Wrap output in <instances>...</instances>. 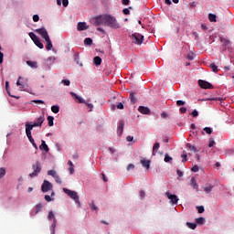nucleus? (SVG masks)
<instances>
[{"label": "nucleus", "instance_id": "obj_30", "mask_svg": "<svg viewBox=\"0 0 234 234\" xmlns=\"http://www.w3.org/2000/svg\"><path fill=\"white\" fill-rule=\"evenodd\" d=\"M51 111H52V112H54V114H58V112H59V106H58V105H53V106L51 107Z\"/></svg>", "mask_w": 234, "mask_h": 234}, {"label": "nucleus", "instance_id": "obj_36", "mask_svg": "<svg viewBox=\"0 0 234 234\" xmlns=\"http://www.w3.org/2000/svg\"><path fill=\"white\" fill-rule=\"evenodd\" d=\"M6 175V169L5 167L0 168V179L3 178Z\"/></svg>", "mask_w": 234, "mask_h": 234}, {"label": "nucleus", "instance_id": "obj_10", "mask_svg": "<svg viewBox=\"0 0 234 234\" xmlns=\"http://www.w3.org/2000/svg\"><path fill=\"white\" fill-rule=\"evenodd\" d=\"M52 189V183L47 181V180H44L42 186H41V191L43 193H48V191H51Z\"/></svg>", "mask_w": 234, "mask_h": 234}, {"label": "nucleus", "instance_id": "obj_5", "mask_svg": "<svg viewBox=\"0 0 234 234\" xmlns=\"http://www.w3.org/2000/svg\"><path fill=\"white\" fill-rule=\"evenodd\" d=\"M69 94L72 96L73 100H78L80 103L87 104L88 109H90V112H92V109H94V105H92V103H87L85 100H83L81 97H80L78 94H76L73 91H71Z\"/></svg>", "mask_w": 234, "mask_h": 234}, {"label": "nucleus", "instance_id": "obj_39", "mask_svg": "<svg viewBox=\"0 0 234 234\" xmlns=\"http://www.w3.org/2000/svg\"><path fill=\"white\" fill-rule=\"evenodd\" d=\"M203 131L207 133V134H211L213 133V130L209 127H205L203 129Z\"/></svg>", "mask_w": 234, "mask_h": 234}, {"label": "nucleus", "instance_id": "obj_42", "mask_svg": "<svg viewBox=\"0 0 234 234\" xmlns=\"http://www.w3.org/2000/svg\"><path fill=\"white\" fill-rule=\"evenodd\" d=\"M197 224H203L204 222H206V219L204 218H197L196 219Z\"/></svg>", "mask_w": 234, "mask_h": 234}, {"label": "nucleus", "instance_id": "obj_61", "mask_svg": "<svg viewBox=\"0 0 234 234\" xmlns=\"http://www.w3.org/2000/svg\"><path fill=\"white\" fill-rule=\"evenodd\" d=\"M117 109H120V110L123 109V103L119 102V103L117 104Z\"/></svg>", "mask_w": 234, "mask_h": 234}, {"label": "nucleus", "instance_id": "obj_32", "mask_svg": "<svg viewBox=\"0 0 234 234\" xmlns=\"http://www.w3.org/2000/svg\"><path fill=\"white\" fill-rule=\"evenodd\" d=\"M56 220V216L54 215V212L53 211H49L48 212V220Z\"/></svg>", "mask_w": 234, "mask_h": 234}, {"label": "nucleus", "instance_id": "obj_18", "mask_svg": "<svg viewBox=\"0 0 234 234\" xmlns=\"http://www.w3.org/2000/svg\"><path fill=\"white\" fill-rule=\"evenodd\" d=\"M39 149H40V151H46V153H48V151H49L48 145H47V143L45 142V140L41 141V144L39 145Z\"/></svg>", "mask_w": 234, "mask_h": 234}, {"label": "nucleus", "instance_id": "obj_46", "mask_svg": "<svg viewBox=\"0 0 234 234\" xmlns=\"http://www.w3.org/2000/svg\"><path fill=\"white\" fill-rule=\"evenodd\" d=\"M176 105L178 107H182L183 105H186V101H176Z\"/></svg>", "mask_w": 234, "mask_h": 234}, {"label": "nucleus", "instance_id": "obj_52", "mask_svg": "<svg viewBox=\"0 0 234 234\" xmlns=\"http://www.w3.org/2000/svg\"><path fill=\"white\" fill-rule=\"evenodd\" d=\"M213 145H215V140H213L212 138H210V139H209L208 147H213Z\"/></svg>", "mask_w": 234, "mask_h": 234}, {"label": "nucleus", "instance_id": "obj_35", "mask_svg": "<svg viewBox=\"0 0 234 234\" xmlns=\"http://www.w3.org/2000/svg\"><path fill=\"white\" fill-rule=\"evenodd\" d=\"M84 45H88V46L92 45V38H90V37H86V38L84 39Z\"/></svg>", "mask_w": 234, "mask_h": 234}, {"label": "nucleus", "instance_id": "obj_20", "mask_svg": "<svg viewBox=\"0 0 234 234\" xmlns=\"http://www.w3.org/2000/svg\"><path fill=\"white\" fill-rule=\"evenodd\" d=\"M158 149H160V143H155L153 146V156H156V153H158Z\"/></svg>", "mask_w": 234, "mask_h": 234}, {"label": "nucleus", "instance_id": "obj_31", "mask_svg": "<svg viewBox=\"0 0 234 234\" xmlns=\"http://www.w3.org/2000/svg\"><path fill=\"white\" fill-rule=\"evenodd\" d=\"M210 69L212 72H218V67L215 63L210 64Z\"/></svg>", "mask_w": 234, "mask_h": 234}, {"label": "nucleus", "instance_id": "obj_45", "mask_svg": "<svg viewBox=\"0 0 234 234\" xmlns=\"http://www.w3.org/2000/svg\"><path fill=\"white\" fill-rule=\"evenodd\" d=\"M61 83H64V85H66V87H69L70 85V80H62Z\"/></svg>", "mask_w": 234, "mask_h": 234}, {"label": "nucleus", "instance_id": "obj_13", "mask_svg": "<svg viewBox=\"0 0 234 234\" xmlns=\"http://www.w3.org/2000/svg\"><path fill=\"white\" fill-rule=\"evenodd\" d=\"M89 29V26H87V23L85 22H79L77 25V30H79V32H81L83 30H88Z\"/></svg>", "mask_w": 234, "mask_h": 234}, {"label": "nucleus", "instance_id": "obj_59", "mask_svg": "<svg viewBox=\"0 0 234 234\" xmlns=\"http://www.w3.org/2000/svg\"><path fill=\"white\" fill-rule=\"evenodd\" d=\"M177 176L181 178V176H184V173L180 170H176Z\"/></svg>", "mask_w": 234, "mask_h": 234}, {"label": "nucleus", "instance_id": "obj_41", "mask_svg": "<svg viewBox=\"0 0 234 234\" xmlns=\"http://www.w3.org/2000/svg\"><path fill=\"white\" fill-rule=\"evenodd\" d=\"M5 90L7 94H9V96H12V94H10V83L8 81L5 82Z\"/></svg>", "mask_w": 234, "mask_h": 234}, {"label": "nucleus", "instance_id": "obj_58", "mask_svg": "<svg viewBox=\"0 0 234 234\" xmlns=\"http://www.w3.org/2000/svg\"><path fill=\"white\" fill-rule=\"evenodd\" d=\"M126 140H127V142H133V140H134V137H133V136H131V135H128V136L126 137Z\"/></svg>", "mask_w": 234, "mask_h": 234}, {"label": "nucleus", "instance_id": "obj_38", "mask_svg": "<svg viewBox=\"0 0 234 234\" xmlns=\"http://www.w3.org/2000/svg\"><path fill=\"white\" fill-rule=\"evenodd\" d=\"M130 10H133V7H129V8H124L122 10V13L124 14V16H129V14H131V11Z\"/></svg>", "mask_w": 234, "mask_h": 234}, {"label": "nucleus", "instance_id": "obj_56", "mask_svg": "<svg viewBox=\"0 0 234 234\" xmlns=\"http://www.w3.org/2000/svg\"><path fill=\"white\" fill-rule=\"evenodd\" d=\"M192 116H193L194 118H197V116H198V111L194 110V111L192 112Z\"/></svg>", "mask_w": 234, "mask_h": 234}, {"label": "nucleus", "instance_id": "obj_2", "mask_svg": "<svg viewBox=\"0 0 234 234\" xmlns=\"http://www.w3.org/2000/svg\"><path fill=\"white\" fill-rule=\"evenodd\" d=\"M43 122H45V115H40L33 124L26 123V129L32 131L34 127H42Z\"/></svg>", "mask_w": 234, "mask_h": 234}, {"label": "nucleus", "instance_id": "obj_28", "mask_svg": "<svg viewBox=\"0 0 234 234\" xmlns=\"http://www.w3.org/2000/svg\"><path fill=\"white\" fill-rule=\"evenodd\" d=\"M134 94H136V92L134 91L130 92V100L133 104L136 103V97H134Z\"/></svg>", "mask_w": 234, "mask_h": 234}, {"label": "nucleus", "instance_id": "obj_53", "mask_svg": "<svg viewBox=\"0 0 234 234\" xmlns=\"http://www.w3.org/2000/svg\"><path fill=\"white\" fill-rule=\"evenodd\" d=\"M193 173H198V165H194L191 169Z\"/></svg>", "mask_w": 234, "mask_h": 234}, {"label": "nucleus", "instance_id": "obj_12", "mask_svg": "<svg viewBox=\"0 0 234 234\" xmlns=\"http://www.w3.org/2000/svg\"><path fill=\"white\" fill-rule=\"evenodd\" d=\"M165 196L169 200H171L172 204H178V197L176 195L166 192Z\"/></svg>", "mask_w": 234, "mask_h": 234}, {"label": "nucleus", "instance_id": "obj_34", "mask_svg": "<svg viewBox=\"0 0 234 234\" xmlns=\"http://www.w3.org/2000/svg\"><path fill=\"white\" fill-rule=\"evenodd\" d=\"M48 122L49 127H53L54 126V117L48 116Z\"/></svg>", "mask_w": 234, "mask_h": 234}, {"label": "nucleus", "instance_id": "obj_19", "mask_svg": "<svg viewBox=\"0 0 234 234\" xmlns=\"http://www.w3.org/2000/svg\"><path fill=\"white\" fill-rule=\"evenodd\" d=\"M213 187H215V186L209 184V183H207L205 185V187H203L205 193H210L211 191H213Z\"/></svg>", "mask_w": 234, "mask_h": 234}, {"label": "nucleus", "instance_id": "obj_4", "mask_svg": "<svg viewBox=\"0 0 234 234\" xmlns=\"http://www.w3.org/2000/svg\"><path fill=\"white\" fill-rule=\"evenodd\" d=\"M33 173L29 174L30 178H36L37 175L41 173V163L37 161L34 165H32Z\"/></svg>", "mask_w": 234, "mask_h": 234}, {"label": "nucleus", "instance_id": "obj_60", "mask_svg": "<svg viewBox=\"0 0 234 234\" xmlns=\"http://www.w3.org/2000/svg\"><path fill=\"white\" fill-rule=\"evenodd\" d=\"M181 156L183 157V162H187V154H183Z\"/></svg>", "mask_w": 234, "mask_h": 234}, {"label": "nucleus", "instance_id": "obj_26", "mask_svg": "<svg viewBox=\"0 0 234 234\" xmlns=\"http://www.w3.org/2000/svg\"><path fill=\"white\" fill-rule=\"evenodd\" d=\"M22 80H23V78L18 77V80L16 81V85H17V87H20V90H23V89H25V84L21 83Z\"/></svg>", "mask_w": 234, "mask_h": 234}, {"label": "nucleus", "instance_id": "obj_54", "mask_svg": "<svg viewBox=\"0 0 234 234\" xmlns=\"http://www.w3.org/2000/svg\"><path fill=\"white\" fill-rule=\"evenodd\" d=\"M62 5L65 8H67V6H69V0H62Z\"/></svg>", "mask_w": 234, "mask_h": 234}, {"label": "nucleus", "instance_id": "obj_29", "mask_svg": "<svg viewBox=\"0 0 234 234\" xmlns=\"http://www.w3.org/2000/svg\"><path fill=\"white\" fill-rule=\"evenodd\" d=\"M43 209V204L39 203L36 206V212L35 215H37L39 213V211H41Z\"/></svg>", "mask_w": 234, "mask_h": 234}, {"label": "nucleus", "instance_id": "obj_51", "mask_svg": "<svg viewBox=\"0 0 234 234\" xmlns=\"http://www.w3.org/2000/svg\"><path fill=\"white\" fill-rule=\"evenodd\" d=\"M33 21H34L35 23H37V21H39V16H38V15H34V16H33Z\"/></svg>", "mask_w": 234, "mask_h": 234}, {"label": "nucleus", "instance_id": "obj_55", "mask_svg": "<svg viewBox=\"0 0 234 234\" xmlns=\"http://www.w3.org/2000/svg\"><path fill=\"white\" fill-rule=\"evenodd\" d=\"M45 200H46L47 202H52V197H50V196H48V195H46V196H45Z\"/></svg>", "mask_w": 234, "mask_h": 234}, {"label": "nucleus", "instance_id": "obj_23", "mask_svg": "<svg viewBox=\"0 0 234 234\" xmlns=\"http://www.w3.org/2000/svg\"><path fill=\"white\" fill-rule=\"evenodd\" d=\"M93 63L96 67H99V65H101V57H95L93 58Z\"/></svg>", "mask_w": 234, "mask_h": 234}, {"label": "nucleus", "instance_id": "obj_25", "mask_svg": "<svg viewBox=\"0 0 234 234\" xmlns=\"http://www.w3.org/2000/svg\"><path fill=\"white\" fill-rule=\"evenodd\" d=\"M27 65H28V67H31L32 69H37V62L27 60Z\"/></svg>", "mask_w": 234, "mask_h": 234}, {"label": "nucleus", "instance_id": "obj_15", "mask_svg": "<svg viewBox=\"0 0 234 234\" xmlns=\"http://www.w3.org/2000/svg\"><path fill=\"white\" fill-rule=\"evenodd\" d=\"M138 111H139V112H141V114H150L151 113V110L148 107H144V106H139Z\"/></svg>", "mask_w": 234, "mask_h": 234}, {"label": "nucleus", "instance_id": "obj_57", "mask_svg": "<svg viewBox=\"0 0 234 234\" xmlns=\"http://www.w3.org/2000/svg\"><path fill=\"white\" fill-rule=\"evenodd\" d=\"M133 168H134V165L130 164V165H128V166H127V171H131V169H133Z\"/></svg>", "mask_w": 234, "mask_h": 234}, {"label": "nucleus", "instance_id": "obj_64", "mask_svg": "<svg viewBox=\"0 0 234 234\" xmlns=\"http://www.w3.org/2000/svg\"><path fill=\"white\" fill-rule=\"evenodd\" d=\"M140 197L141 198H144L145 197V192L144 190L140 191Z\"/></svg>", "mask_w": 234, "mask_h": 234}, {"label": "nucleus", "instance_id": "obj_17", "mask_svg": "<svg viewBox=\"0 0 234 234\" xmlns=\"http://www.w3.org/2000/svg\"><path fill=\"white\" fill-rule=\"evenodd\" d=\"M190 186L193 189H195L197 192H198V184L197 183V179H195V177L191 178Z\"/></svg>", "mask_w": 234, "mask_h": 234}, {"label": "nucleus", "instance_id": "obj_7", "mask_svg": "<svg viewBox=\"0 0 234 234\" xmlns=\"http://www.w3.org/2000/svg\"><path fill=\"white\" fill-rule=\"evenodd\" d=\"M132 41L135 45H142V43H144V35L140 33H133L132 35Z\"/></svg>", "mask_w": 234, "mask_h": 234}, {"label": "nucleus", "instance_id": "obj_49", "mask_svg": "<svg viewBox=\"0 0 234 234\" xmlns=\"http://www.w3.org/2000/svg\"><path fill=\"white\" fill-rule=\"evenodd\" d=\"M198 213H204L205 209L203 206L197 207Z\"/></svg>", "mask_w": 234, "mask_h": 234}, {"label": "nucleus", "instance_id": "obj_6", "mask_svg": "<svg viewBox=\"0 0 234 234\" xmlns=\"http://www.w3.org/2000/svg\"><path fill=\"white\" fill-rule=\"evenodd\" d=\"M28 36L32 39L33 43H35V45L38 47V48H41V49L45 48L43 42L39 40V37H37V36L34 34V32H30Z\"/></svg>", "mask_w": 234, "mask_h": 234}, {"label": "nucleus", "instance_id": "obj_50", "mask_svg": "<svg viewBox=\"0 0 234 234\" xmlns=\"http://www.w3.org/2000/svg\"><path fill=\"white\" fill-rule=\"evenodd\" d=\"M54 178H55L57 184H61L62 183L61 182V177H59V176L57 175V176H55Z\"/></svg>", "mask_w": 234, "mask_h": 234}, {"label": "nucleus", "instance_id": "obj_1", "mask_svg": "<svg viewBox=\"0 0 234 234\" xmlns=\"http://www.w3.org/2000/svg\"><path fill=\"white\" fill-rule=\"evenodd\" d=\"M92 23L95 27H100V25H103L104 27H110L114 30L120 28V23L116 20L115 16L111 15H100L93 18Z\"/></svg>", "mask_w": 234, "mask_h": 234}, {"label": "nucleus", "instance_id": "obj_44", "mask_svg": "<svg viewBox=\"0 0 234 234\" xmlns=\"http://www.w3.org/2000/svg\"><path fill=\"white\" fill-rule=\"evenodd\" d=\"M171 160H173V157L169 156V154H166L165 155V162L168 163V162H171Z\"/></svg>", "mask_w": 234, "mask_h": 234}, {"label": "nucleus", "instance_id": "obj_47", "mask_svg": "<svg viewBox=\"0 0 234 234\" xmlns=\"http://www.w3.org/2000/svg\"><path fill=\"white\" fill-rule=\"evenodd\" d=\"M33 103H40L42 105H45V101H41V100H35V101H32Z\"/></svg>", "mask_w": 234, "mask_h": 234}, {"label": "nucleus", "instance_id": "obj_40", "mask_svg": "<svg viewBox=\"0 0 234 234\" xmlns=\"http://www.w3.org/2000/svg\"><path fill=\"white\" fill-rule=\"evenodd\" d=\"M56 223H57V220L56 219H54L53 220V223H52V225H51V229H52V234H55L56 233Z\"/></svg>", "mask_w": 234, "mask_h": 234}, {"label": "nucleus", "instance_id": "obj_21", "mask_svg": "<svg viewBox=\"0 0 234 234\" xmlns=\"http://www.w3.org/2000/svg\"><path fill=\"white\" fill-rule=\"evenodd\" d=\"M45 41H46V48L48 50H52V48L54 47L52 45V40H50V38H47Z\"/></svg>", "mask_w": 234, "mask_h": 234}, {"label": "nucleus", "instance_id": "obj_37", "mask_svg": "<svg viewBox=\"0 0 234 234\" xmlns=\"http://www.w3.org/2000/svg\"><path fill=\"white\" fill-rule=\"evenodd\" d=\"M187 227L190 229H197V223H189L187 222Z\"/></svg>", "mask_w": 234, "mask_h": 234}, {"label": "nucleus", "instance_id": "obj_8", "mask_svg": "<svg viewBox=\"0 0 234 234\" xmlns=\"http://www.w3.org/2000/svg\"><path fill=\"white\" fill-rule=\"evenodd\" d=\"M35 32L39 34V36H41V37H43L45 40L50 38V36H48V31H47L45 27L35 29Z\"/></svg>", "mask_w": 234, "mask_h": 234}, {"label": "nucleus", "instance_id": "obj_16", "mask_svg": "<svg viewBox=\"0 0 234 234\" xmlns=\"http://www.w3.org/2000/svg\"><path fill=\"white\" fill-rule=\"evenodd\" d=\"M141 165L145 169H149L151 167V160L141 159Z\"/></svg>", "mask_w": 234, "mask_h": 234}, {"label": "nucleus", "instance_id": "obj_27", "mask_svg": "<svg viewBox=\"0 0 234 234\" xmlns=\"http://www.w3.org/2000/svg\"><path fill=\"white\" fill-rule=\"evenodd\" d=\"M186 147H188L189 151L192 153H198V150L197 149V146L191 145L189 144H186Z\"/></svg>", "mask_w": 234, "mask_h": 234}, {"label": "nucleus", "instance_id": "obj_62", "mask_svg": "<svg viewBox=\"0 0 234 234\" xmlns=\"http://www.w3.org/2000/svg\"><path fill=\"white\" fill-rule=\"evenodd\" d=\"M122 5H129V3H131V0H122Z\"/></svg>", "mask_w": 234, "mask_h": 234}, {"label": "nucleus", "instance_id": "obj_43", "mask_svg": "<svg viewBox=\"0 0 234 234\" xmlns=\"http://www.w3.org/2000/svg\"><path fill=\"white\" fill-rule=\"evenodd\" d=\"M90 209L92 211H98V207H96V204H94V201H92L90 204Z\"/></svg>", "mask_w": 234, "mask_h": 234}, {"label": "nucleus", "instance_id": "obj_9", "mask_svg": "<svg viewBox=\"0 0 234 234\" xmlns=\"http://www.w3.org/2000/svg\"><path fill=\"white\" fill-rule=\"evenodd\" d=\"M26 134L30 142L32 144L33 147L37 150V144H36V141H34V138L32 137V130L30 128H26Z\"/></svg>", "mask_w": 234, "mask_h": 234}, {"label": "nucleus", "instance_id": "obj_3", "mask_svg": "<svg viewBox=\"0 0 234 234\" xmlns=\"http://www.w3.org/2000/svg\"><path fill=\"white\" fill-rule=\"evenodd\" d=\"M64 193L69 197V198H72L76 202V204H80V197L78 196V192L68 189V188H63Z\"/></svg>", "mask_w": 234, "mask_h": 234}, {"label": "nucleus", "instance_id": "obj_63", "mask_svg": "<svg viewBox=\"0 0 234 234\" xmlns=\"http://www.w3.org/2000/svg\"><path fill=\"white\" fill-rule=\"evenodd\" d=\"M3 58H5V54L0 51V64L3 63Z\"/></svg>", "mask_w": 234, "mask_h": 234}, {"label": "nucleus", "instance_id": "obj_24", "mask_svg": "<svg viewBox=\"0 0 234 234\" xmlns=\"http://www.w3.org/2000/svg\"><path fill=\"white\" fill-rule=\"evenodd\" d=\"M208 20L210 21V23H217V15L209 14Z\"/></svg>", "mask_w": 234, "mask_h": 234}, {"label": "nucleus", "instance_id": "obj_48", "mask_svg": "<svg viewBox=\"0 0 234 234\" xmlns=\"http://www.w3.org/2000/svg\"><path fill=\"white\" fill-rule=\"evenodd\" d=\"M179 111H180V112H181L182 114H186V112H187V108L181 107V108L179 109Z\"/></svg>", "mask_w": 234, "mask_h": 234}, {"label": "nucleus", "instance_id": "obj_14", "mask_svg": "<svg viewBox=\"0 0 234 234\" xmlns=\"http://www.w3.org/2000/svg\"><path fill=\"white\" fill-rule=\"evenodd\" d=\"M125 125V122L123 121H120L118 128H117V134L119 136H122V134L123 133V127Z\"/></svg>", "mask_w": 234, "mask_h": 234}, {"label": "nucleus", "instance_id": "obj_33", "mask_svg": "<svg viewBox=\"0 0 234 234\" xmlns=\"http://www.w3.org/2000/svg\"><path fill=\"white\" fill-rule=\"evenodd\" d=\"M48 176H52L53 178H55L58 176V173H56L55 170H48Z\"/></svg>", "mask_w": 234, "mask_h": 234}, {"label": "nucleus", "instance_id": "obj_11", "mask_svg": "<svg viewBox=\"0 0 234 234\" xmlns=\"http://www.w3.org/2000/svg\"><path fill=\"white\" fill-rule=\"evenodd\" d=\"M198 85L201 87V89H213V84L209 83L208 81H206L204 80H198Z\"/></svg>", "mask_w": 234, "mask_h": 234}, {"label": "nucleus", "instance_id": "obj_22", "mask_svg": "<svg viewBox=\"0 0 234 234\" xmlns=\"http://www.w3.org/2000/svg\"><path fill=\"white\" fill-rule=\"evenodd\" d=\"M74 61L77 65H80V67H83V63H80V53L76 52L74 54Z\"/></svg>", "mask_w": 234, "mask_h": 234}]
</instances>
